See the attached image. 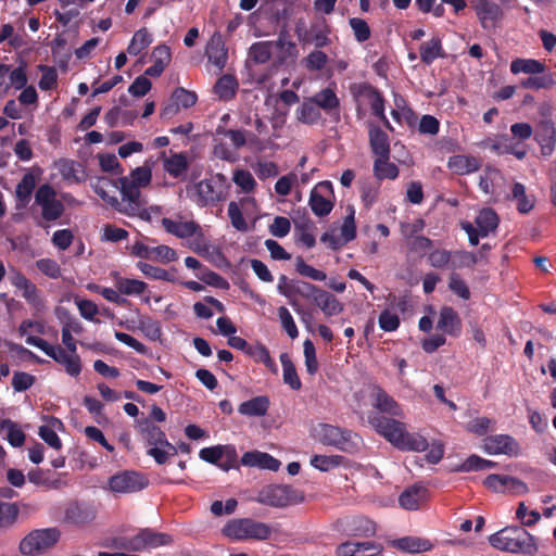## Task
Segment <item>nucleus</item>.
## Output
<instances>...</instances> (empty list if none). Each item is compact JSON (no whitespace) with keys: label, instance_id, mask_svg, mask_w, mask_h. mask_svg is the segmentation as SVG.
I'll return each mask as SVG.
<instances>
[{"label":"nucleus","instance_id":"f257e3e1","mask_svg":"<svg viewBox=\"0 0 556 556\" xmlns=\"http://www.w3.org/2000/svg\"><path fill=\"white\" fill-rule=\"evenodd\" d=\"M368 422L375 431L401 451L424 452L429 447L427 439L406 430L405 424L379 413H370Z\"/></svg>","mask_w":556,"mask_h":556},{"label":"nucleus","instance_id":"f03ea898","mask_svg":"<svg viewBox=\"0 0 556 556\" xmlns=\"http://www.w3.org/2000/svg\"><path fill=\"white\" fill-rule=\"evenodd\" d=\"M222 534L232 541H266L271 536L273 529L253 518H233L224 525Z\"/></svg>","mask_w":556,"mask_h":556},{"label":"nucleus","instance_id":"7ed1b4c3","mask_svg":"<svg viewBox=\"0 0 556 556\" xmlns=\"http://www.w3.org/2000/svg\"><path fill=\"white\" fill-rule=\"evenodd\" d=\"M318 439L324 445L348 454H356L363 446V439L356 432L329 424L319 425Z\"/></svg>","mask_w":556,"mask_h":556},{"label":"nucleus","instance_id":"20e7f679","mask_svg":"<svg viewBox=\"0 0 556 556\" xmlns=\"http://www.w3.org/2000/svg\"><path fill=\"white\" fill-rule=\"evenodd\" d=\"M161 225L164 230L175 236L179 239H189L192 240L189 242V248L195 253H204L207 252V244L204 238L203 230L201 226L194 220H182L179 217L178 220L163 217L161 219Z\"/></svg>","mask_w":556,"mask_h":556},{"label":"nucleus","instance_id":"39448f33","mask_svg":"<svg viewBox=\"0 0 556 556\" xmlns=\"http://www.w3.org/2000/svg\"><path fill=\"white\" fill-rule=\"evenodd\" d=\"M60 539L61 531L55 527L35 529L21 540L18 551L25 556H41L51 551Z\"/></svg>","mask_w":556,"mask_h":556},{"label":"nucleus","instance_id":"423d86ee","mask_svg":"<svg viewBox=\"0 0 556 556\" xmlns=\"http://www.w3.org/2000/svg\"><path fill=\"white\" fill-rule=\"evenodd\" d=\"M521 530L516 528H505L498 532L490 535L489 542L494 547L506 553H523L534 555L538 551L536 544L533 542L532 535L523 531L527 535L526 540H520L519 536H511L509 532L519 533Z\"/></svg>","mask_w":556,"mask_h":556},{"label":"nucleus","instance_id":"0eeeda50","mask_svg":"<svg viewBox=\"0 0 556 556\" xmlns=\"http://www.w3.org/2000/svg\"><path fill=\"white\" fill-rule=\"evenodd\" d=\"M215 134L230 139L233 149L223 141H216L213 146V155L222 161L235 163L238 160L237 150L243 148L249 137L255 138L253 134L244 129H227L223 125L216 127Z\"/></svg>","mask_w":556,"mask_h":556},{"label":"nucleus","instance_id":"6e6552de","mask_svg":"<svg viewBox=\"0 0 556 556\" xmlns=\"http://www.w3.org/2000/svg\"><path fill=\"white\" fill-rule=\"evenodd\" d=\"M304 500L302 491L288 484H269L257 494L256 502L271 507H287Z\"/></svg>","mask_w":556,"mask_h":556},{"label":"nucleus","instance_id":"1a4fd4ad","mask_svg":"<svg viewBox=\"0 0 556 556\" xmlns=\"http://www.w3.org/2000/svg\"><path fill=\"white\" fill-rule=\"evenodd\" d=\"M152 179L151 168L140 166L131 170L129 177L118 178L123 201H127L132 210L140 206V188L150 185Z\"/></svg>","mask_w":556,"mask_h":556},{"label":"nucleus","instance_id":"9d476101","mask_svg":"<svg viewBox=\"0 0 556 556\" xmlns=\"http://www.w3.org/2000/svg\"><path fill=\"white\" fill-rule=\"evenodd\" d=\"M149 484L147 477L135 470H124L110 477L108 485L114 493H135Z\"/></svg>","mask_w":556,"mask_h":556},{"label":"nucleus","instance_id":"9b49d317","mask_svg":"<svg viewBox=\"0 0 556 556\" xmlns=\"http://www.w3.org/2000/svg\"><path fill=\"white\" fill-rule=\"evenodd\" d=\"M308 204L316 216H327L334 205V192L331 181L324 180L318 182L311 191Z\"/></svg>","mask_w":556,"mask_h":556},{"label":"nucleus","instance_id":"f8f14e48","mask_svg":"<svg viewBox=\"0 0 556 556\" xmlns=\"http://www.w3.org/2000/svg\"><path fill=\"white\" fill-rule=\"evenodd\" d=\"M199 456L202 460L216 465L225 471L233 468L238 458L236 447L231 444L203 447L200 450Z\"/></svg>","mask_w":556,"mask_h":556},{"label":"nucleus","instance_id":"ddd939ff","mask_svg":"<svg viewBox=\"0 0 556 556\" xmlns=\"http://www.w3.org/2000/svg\"><path fill=\"white\" fill-rule=\"evenodd\" d=\"M329 33L328 25L324 23L312 24L309 28H306L303 24L295 26V34L299 41L302 45L313 43L317 49L327 47L330 43Z\"/></svg>","mask_w":556,"mask_h":556},{"label":"nucleus","instance_id":"4468645a","mask_svg":"<svg viewBox=\"0 0 556 556\" xmlns=\"http://www.w3.org/2000/svg\"><path fill=\"white\" fill-rule=\"evenodd\" d=\"M483 450L490 455L504 454L507 456H518L520 446L517 440L509 434L489 435L483 440Z\"/></svg>","mask_w":556,"mask_h":556},{"label":"nucleus","instance_id":"2eb2a0df","mask_svg":"<svg viewBox=\"0 0 556 556\" xmlns=\"http://www.w3.org/2000/svg\"><path fill=\"white\" fill-rule=\"evenodd\" d=\"M472 9L483 29L495 28L503 17L502 8L493 0H473Z\"/></svg>","mask_w":556,"mask_h":556},{"label":"nucleus","instance_id":"dca6fc26","mask_svg":"<svg viewBox=\"0 0 556 556\" xmlns=\"http://www.w3.org/2000/svg\"><path fill=\"white\" fill-rule=\"evenodd\" d=\"M351 91L356 99H365L370 105L372 115L383 116L386 100L382 93L369 83L353 85Z\"/></svg>","mask_w":556,"mask_h":556},{"label":"nucleus","instance_id":"f3484780","mask_svg":"<svg viewBox=\"0 0 556 556\" xmlns=\"http://www.w3.org/2000/svg\"><path fill=\"white\" fill-rule=\"evenodd\" d=\"M483 485L493 492H505L510 490L517 493H525L528 491V486L525 482L505 475H489L483 480Z\"/></svg>","mask_w":556,"mask_h":556},{"label":"nucleus","instance_id":"a211bd4d","mask_svg":"<svg viewBox=\"0 0 556 556\" xmlns=\"http://www.w3.org/2000/svg\"><path fill=\"white\" fill-rule=\"evenodd\" d=\"M172 103L163 108L161 116L170 117L179 111V108L189 109L198 101V96L194 91L187 90L182 87H177L170 97Z\"/></svg>","mask_w":556,"mask_h":556},{"label":"nucleus","instance_id":"6ab92c4d","mask_svg":"<svg viewBox=\"0 0 556 556\" xmlns=\"http://www.w3.org/2000/svg\"><path fill=\"white\" fill-rule=\"evenodd\" d=\"M534 139L541 148L542 155H551L556 142V129L554 123L551 119H542L536 125Z\"/></svg>","mask_w":556,"mask_h":556},{"label":"nucleus","instance_id":"aec40b11","mask_svg":"<svg viewBox=\"0 0 556 556\" xmlns=\"http://www.w3.org/2000/svg\"><path fill=\"white\" fill-rule=\"evenodd\" d=\"M205 55L208 61L218 68V71H223L226 66L228 51L223 36L219 33H215L208 40L205 48Z\"/></svg>","mask_w":556,"mask_h":556},{"label":"nucleus","instance_id":"412c9836","mask_svg":"<svg viewBox=\"0 0 556 556\" xmlns=\"http://www.w3.org/2000/svg\"><path fill=\"white\" fill-rule=\"evenodd\" d=\"M163 169L173 178L184 180L189 169L187 155L182 152H174L168 156L162 153Z\"/></svg>","mask_w":556,"mask_h":556},{"label":"nucleus","instance_id":"4be33fe9","mask_svg":"<svg viewBox=\"0 0 556 556\" xmlns=\"http://www.w3.org/2000/svg\"><path fill=\"white\" fill-rule=\"evenodd\" d=\"M437 329L452 337L459 336L462 331V319L452 306L441 307Z\"/></svg>","mask_w":556,"mask_h":556},{"label":"nucleus","instance_id":"5701e85b","mask_svg":"<svg viewBox=\"0 0 556 556\" xmlns=\"http://www.w3.org/2000/svg\"><path fill=\"white\" fill-rule=\"evenodd\" d=\"M320 288L304 281V280H296L295 285H291V287L287 288L286 291H283L285 296L289 299V303L294 308L296 313L301 312L300 304L296 300H293L292 298L294 295H300L307 300H315V296H317Z\"/></svg>","mask_w":556,"mask_h":556},{"label":"nucleus","instance_id":"b1692460","mask_svg":"<svg viewBox=\"0 0 556 556\" xmlns=\"http://www.w3.org/2000/svg\"><path fill=\"white\" fill-rule=\"evenodd\" d=\"M241 464L248 467L268 469L277 471L280 468V460L268 453L260 451L245 452L241 457Z\"/></svg>","mask_w":556,"mask_h":556},{"label":"nucleus","instance_id":"393cba45","mask_svg":"<svg viewBox=\"0 0 556 556\" xmlns=\"http://www.w3.org/2000/svg\"><path fill=\"white\" fill-rule=\"evenodd\" d=\"M428 498V489L420 484H414L405 489L399 496V504L407 510H416Z\"/></svg>","mask_w":556,"mask_h":556},{"label":"nucleus","instance_id":"a878e982","mask_svg":"<svg viewBox=\"0 0 556 556\" xmlns=\"http://www.w3.org/2000/svg\"><path fill=\"white\" fill-rule=\"evenodd\" d=\"M94 518V508L84 503H72L65 509V520L76 526H86L90 523Z\"/></svg>","mask_w":556,"mask_h":556},{"label":"nucleus","instance_id":"bb28decb","mask_svg":"<svg viewBox=\"0 0 556 556\" xmlns=\"http://www.w3.org/2000/svg\"><path fill=\"white\" fill-rule=\"evenodd\" d=\"M138 542L140 551L147 548H156L160 546L170 545L173 543V536L167 533L157 532L151 528L141 529L138 533Z\"/></svg>","mask_w":556,"mask_h":556},{"label":"nucleus","instance_id":"cd10ccee","mask_svg":"<svg viewBox=\"0 0 556 556\" xmlns=\"http://www.w3.org/2000/svg\"><path fill=\"white\" fill-rule=\"evenodd\" d=\"M368 137L370 149L377 157L390 155L389 136L383 129L378 125L369 124Z\"/></svg>","mask_w":556,"mask_h":556},{"label":"nucleus","instance_id":"c85d7f7f","mask_svg":"<svg viewBox=\"0 0 556 556\" xmlns=\"http://www.w3.org/2000/svg\"><path fill=\"white\" fill-rule=\"evenodd\" d=\"M153 65L149 66L144 75L159 77L172 61V52L168 46L160 45L152 51Z\"/></svg>","mask_w":556,"mask_h":556},{"label":"nucleus","instance_id":"c756f323","mask_svg":"<svg viewBox=\"0 0 556 556\" xmlns=\"http://www.w3.org/2000/svg\"><path fill=\"white\" fill-rule=\"evenodd\" d=\"M197 203L200 206L214 204L222 200V192L215 188V184L211 179H203L195 185Z\"/></svg>","mask_w":556,"mask_h":556},{"label":"nucleus","instance_id":"7c9ffc66","mask_svg":"<svg viewBox=\"0 0 556 556\" xmlns=\"http://www.w3.org/2000/svg\"><path fill=\"white\" fill-rule=\"evenodd\" d=\"M269 405L268 396L258 395L242 402L238 407V412L248 417H263L267 414Z\"/></svg>","mask_w":556,"mask_h":556},{"label":"nucleus","instance_id":"2f4dec72","mask_svg":"<svg viewBox=\"0 0 556 556\" xmlns=\"http://www.w3.org/2000/svg\"><path fill=\"white\" fill-rule=\"evenodd\" d=\"M26 343L38 348L47 356L51 357L54 362H56L60 365L66 358V356H68V354H70V352H67L61 345H52L40 337L28 336L26 338Z\"/></svg>","mask_w":556,"mask_h":556},{"label":"nucleus","instance_id":"473e14b6","mask_svg":"<svg viewBox=\"0 0 556 556\" xmlns=\"http://www.w3.org/2000/svg\"><path fill=\"white\" fill-rule=\"evenodd\" d=\"M372 405L377 410L383 414L396 417L403 414L400 404L380 387H377L375 390V402Z\"/></svg>","mask_w":556,"mask_h":556},{"label":"nucleus","instance_id":"72a5a7b5","mask_svg":"<svg viewBox=\"0 0 556 556\" xmlns=\"http://www.w3.org/2000/svg\"><path fill=\"white\" fill-rule=\"evenodd\" d=\"M36 187V179L31 173L25 174L15 189L16 208L23 210L30 202L31 194Z\"/></svg>","mask_w":556,"mask_h":556},{"label":"nucleus","instance_id":"f704fd0d","mask_svg":"<svg viewBox=\"0 0 556 556\" xmlns=\"http://www.w3.org/2000/svg\"><path fill=\"white\" fill-rule=\"evenodd\" d=\"M475 223L480 229L481 237H488L491 232H494L497 229L500 217L493 208L484 207L479 211Z\"/></svg>","mask_w":556,"mask_h":556},{"label":"nucleus","instance_id":"c9c22d12","mask_svg":"<svg viewBox=\"0 0 556 556\" xmlns=\"http://www.w3.org/2000/svg\"><path fill=\"white\" fill-rule=\"evenodd\" d=\"M314 303L328 317L338 315L343 311V304L333 294L323 289L315 296Z\"/></svg>","mask_w":556,"mask_h":556},{"label":"nucleus","instance_id":"e433bc0d","mask_svg":"<svg viewBox=\"0 0 556 556\" xmlns=\"http://www.w3.org/2000/svg\"><path fill=\"white\" fill-rule=\"evenodd\" d=\"M393 545L403 552L413 554L429 552L433 547V544L429 540L417 536H404L397 539L393 542Z\"/></svg>","mask_w":556,"mask_h":556},{"label":"nucleus","instance_id":"4c0bfd02","mask_svg":"<svg viewBox=\"0 0 556 556\" xmlns=\"http://www.w3.org/2000/svg\"><path fill=\"white\" fill-rule=\"evenodd\" d=\"M296 119L305 125H315L321 119V113L312 98L305 99L295 111Z\"/></svg>","mask_w":556,"mask_h":556},{"label":"nucleus","instance_id":"58836bf2","mask_svg":"<svg viewBox=\"0 0 556 556\" xmlns=\"http://www.w3.org/2000/svg\"><path fill=\"white\" fill-rule=\"evenodd\" d=\"M311 98L319 108V110H324L328 114H331V112L336 111L337 115H339L338 111L340 106V101L332 89H321Z\"/></svg>","mask_w":556,"mask_h":556},{"label":"nucleus","instance_id":"ea45409f","mask_svg":"<svg viewBox=\"0 0 556 556\" xmlns=\"http://www.w3.org/2000/svg\"><path fill=\"white\" fill-rule=\"evenodd\" d=\"M447 167L456 175H467L479 169V163L473 156L453 155L448 159Z\"/></svg>","mask_w":556,"mask_h":556},{"label":"nucleus","instance_id":"a19ab883","mask_svg":"<svg viewBox=\"0 0 556 556\" xmlns=\"http://www.w3.org/2000/svg\"><path fill=\"white\" fill-rule=\"evenodd\" d=\"M421 62L430 65L434 60L444 58L445 52L442 47V41L439 37H432L429 41L424 42L419 48Z\"/></svg>","mask_w":556,"mask_h":556},{"label":"nucleus","instance_id":"79ce46f5","mask_svg":"<svg viewBox=\"0 0 556 556\" xmlns=\"http://www.w3.org/2000/svg\"><path fill=\"white\" fill-rule=\"evenodd\" d=\"M239 85L235 76L226 74L217 79L214 85L215 94L223 101L235 98Z\"/></svg>","mask_w":556,"mask_h":556},{"label":"nucleus","instance_id":"37998d69","mask_svg":"<svg viewBox=\"0 0 556 556\" xmlns=\"http://www.w3.org/2000/svg\"><path fill=\"white\" fill-rule=\"evenodd\" d=\"M50 426H40L38 430L39 437L51 447L61 450L62 442L54 428H62L63 422L56 417H50Z\"/></svg>","mask_w":556,"mask_h":556},{"label":"nucleus","instance_id":"c03bdc74","mask_svg":"<svg viewBox=\"0 0 556 556\" xmlns=\"http://www.w3.org/2000/svg\"><path fill=\"white\" fill-rule=\"evenodd\" d=\"M390 155L376 157L374 161V174L379 180L395 179L399 176V168L394 163L389 162Z\"/></svg>","mask_w":556,"mask_h":556},{"label":"nucleus","instance_id":"a18cd8bd","mask_svg":"<svg viewBox=\"0 0 556 556\" xmlns=\"http://www.w3.org/2000/svg\"><path fill=\"white\" fill-rule=\"evenodd\" d=\"M280 363L282 365L283 382L288 384L292 390H300L302 388V382L299 378L294 364L287 353H282L280 355Z\"/></svg>","mask_w":556,"mask_h":556},{"label":"nucleus","instance_id":"49530a36","mask_svg":"<svg viewBox=\"0 0 556 556\" xmlns=\"http://www.w3.org/2000/svg\"><path fill=\"white\" fill-rule=\"evenodd\" d=\"M510 72L513 74H543L545 64L534 59H516L510 63Z\"/></svg>","mask_w":556,"mask_h":556},{"label":"nucleus","instance_id":"de8ad7c7","mask_svg":"<svg viewBox=\"0 0 556 556\" xmlns=\"http://www.w3.org/2000/svg\"><path fill=\"white\" fill-rule=\"evenodd\" d=\"M509 199L517 202V211L520 214H528L534 206V200L526 194V187L520 182L513 185Z\"/></svg>","mask_w":556,"mask_h":556},{"label":"nucleus","instance_id":"09e8293b","mask_svg":"<svg viewBox=\"0 0 556 556\" xmlns=\"http://www.w3.org/2000/svg\"><path fill=\"white\" fill-rule=\"evenodd\" d=\"M147 287L144 281L138 279L117 277L115 280V288L124 295H140L146 291Z\"/></svg>","mask_w":556,"mask_h":556},{"label":"nucleus","instance_id":"8fccbe9b","mask_svg":"<svg viewBox=\"0 0 556 556\" xmlns=\"http://www.w3.org/2000/svg\"><path fill=\"white\" fill-rule=\"evenodd\" d=\"M345 457L342 455H314L311 458V465L319 471L327 472L333 468L345 464Z\"/></svg>","mask_w":556,"mask_h":556},{"label":"nucleus","instance_id":"3c124183","mask_svg":"<svg viewBox=\"0 0 556 556\" xmlns=\"http://www.w3.org/2000/svg\"><path fill=\"white\" fill-rule=\"evenodd\" d=\"M140 431L144 435L148 444L151 446H161L164 439H166V435L161 428L149 419H144L140 422Z\"/></svg>","mask_w":556,"mask_h":556},{"label":"nucleus","instance_id":"603ef678","mask_svg":"<svg viewBox=\"0 0 556 556\" xmlns=\"http://www.w3.org/2000/svg\"><path fill=\"white\" fill-rule=\"evenodd\" d=\"M0 430L7 431V440L13 447H21L24 444L26 439L25 433L17 424L11 419H3L0 424Z\"/></svg>","mask_w":556,"mask_h":556},{"label":"nucleus","instance_id":"864d4df0","mask_svg":"<svg viewBox=\"0 0 556 556\" xmlns=\"http://www.w3.org/2000/svg\"><path fill=\"white\" fill-rule=\"evenodd\" d=\"M452 260V251L446 249H432V251L427 254V263L437 269H451Z\"/></svg>","mask_w":556,"mask_h":556},{"label":"nucleus","instance_id":"5fc2aeb1","mask_svg":"<svg viewBox=\"0 0 556 556\" xmlns=\"http://www.w3.org/2000/svg\"><path fill=\"white\" fill-rule=\"evenodd\" d=\"M137 267L147 277L155 279V280L173 282V281H175V278H176L175 269H173V271H169L167 269L156 267V266H153V265L144 263V262H138Z\"/></svg>","mask_w":556,"mask_h":556},{"label":"nucleus","instance_id":"6e6d98bb","mask_svg":"<svg viewBox=\"0 0 556 556\" xmlns=\"http://www.w3.org/2000/svg\"><path fill=\"white\" fill-rule=\"evenodd\" d=\"M152 42V36L148 31L147 28H140L137 30L130 43L127 47V52L130 55H138L140 54L146 48H148Z\"/></svg>","mask_w":556,"mask_h":556},{"label":"nucleus","instance_id":"4d7b16f0","mask_svg":"<svg viewBox=\"0 0 556 556\" xmlns=\"http://www.w3.org/2000/svg\"><path fill=\"white\" fill-rule=\"evenodd\" d=\"M496 463L493 460L484 459L478 455H470L467 459H465L457 468L456 471L460 472H469V471H480L484 469H490L496 467Z\"/></svg>","mask_w":556,"mask_h":556},{"label":"nucleus","instance_id":"13d9d810","mask_svg":"<svg viewBox=\"0 0 556 556\" xmlns=\"http://www.w3.org/2000/svg\"><path fill=\"white\" fill-rule=\"evenodd\" d=\"M20 508L16 503L0 501V529L11 528L17 520Z\"/></svg>","mask_w":556,"mask_h":556},{"label":"nucleus","instance_id":"bf43d9fd","mask_svg":"<svg viewBox=\"0 0 556 556\" xmlns=\"http://www.w3.org/2000/svg\"><path fill=\"white\" fill-rule=\"evenodd\" d=\"M138 329L151 341H156L162 336L160 323L150 316H141L138 319Z\"/></svg>","mask_w":556,"mask_h":556},{"label":"nucleus","instance_id":"052dcab7","mask_svg":"<svg viewBox=\"0 0 556 556\" xmlns=\"http://www.w3.org/2000/svg\"><path fill=\"white\" fill-rule=\"evenodd\" d=\"M55 314L62 325V329H67L71 334H80L84 331L83 324L72 316L66 308L58 307Z\"/></svg>","mask_w":556,"mask_h":556},{"label":"nucleus","instance_id":"680f3d73","mask_svg":"<svg viewBox=\"0 0 556 556\" xmlns=\"http://www.w3.org/2000/svg\"><path fill=\"white\" fill-rule=\"evenodd\" d=\"M295 231L298 236V241L301 242L307 249H311L315 245L316 239L313 233H311V228L314 226L313 222L309 218H305L302 222H295Z\"/></svg>","mask_w":556,"mask_h":556},{"label":"nucleus","instance_id":"e2e57ef3","mask_svg":"<svg viewBox=\"0 0 556 556\" xmlns=\"http://www.w3.org/2000/svg\"><path fill=\"white\" fill-rule=\"evenodd\" d=\"M453 260L451 262V269H460L465 267H473L478 260L475 253L465 250L452 251Z\"/></svg>","mask_w":556,"mask_h":556},{"label":"nucleus","instance_id":"0e129e2a","mask_svg":"<svg viewBox=\"0 0 556 556\" xmlns=\"http://www.w3.org/2000/svg\"><path fill=\"white\" fill-rule=\"evenodd\" d=\"M552 75L542 74L540 76H530L520 81V87L532 90L549 89L554 86Z\"/></svg>","mask_w":556,"mask_h":556},{"label":"nucleus","instance_id":"69168bd1","mask_svg":"<svg viewBox=\"0 0 556 556\" xmlns=\"http://www.w3.org/2000/svg\"><path fill=\"white\" fill-rule=\"evenodd\" d=\"M271 47L270 41L255 42L250 48V55L258 64L267 63L271 58Z\"/></svg>","mask_w":556,"mask_h":556},{"label":"nucleus","instance_id":"338daca9","mask_svg":"<svg viewBox=\"0 0 556 556\" xmlns=\"http://www.w3.org/2000/svg\"><path fill=\"white\" fill-rule=\"evenodd\" d=\"M23 298L36 309H41L45 302L41 298L40 290L30 280L21 289Z\"/></svg>","mask_w":556,"mask_h":556},{"label":"nucleus","instance_id":"774afa93","mask_svg":"<svg viewBox=\"0 0 556 556\" xmlns=\"http://www.w3.org/2000/svg\"><path fill=\"white\" fill-rule=\"evenodd\" d=\"M448 289L463 300L470 299V290L466 281L455 271L450 274Z\"/></svg>","mask_w":556,"mask_h":556}]
</instances>
